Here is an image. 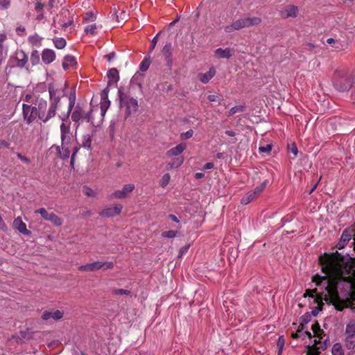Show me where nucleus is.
Masks as SVG:
<instances>
[{
  "instance_id": "f257e3e1",
  "label": "nucleus",
  "mask_w": 355,
  "mask_h": 355,
  "mask_svg": "<svg viewBox=\"0 0 355 355\" xmlns=\"http://www.w3.org/2000/svg\"><path fill=\"white\" fill-rule=\"evenodd\" d=\"M322 272L325 276L316 274L312 282L316 288L306 289L304 297L309 296L322 310L323 301L342 310L345 302L340 295L350 296L355 300V259L336 253H324L319 257Z\"/></svg>"
},
{
  "instance_id": "f03ea898",
  "label": "nucleus",
  "mask_w": 355,
  "mask_h": 355,
  "mask_svg": "<svg viewBox=\"0 0 355 355\" xmlns=\"http://www.w3.org/2000/svg\"><path fill=\"white\" fill-rule=\"evenodd\" d=\"M23 116L28 124L38 118L43 123H46L55 116L58 110L42 98H36L34 105L24 103L22 105Z\"/></svg>"
},
{
  "instance_id": "7ed1b4c3",
  "label": "nucleus",
  "mask_w": 355,
  "mask_h": 355,
  "mask_svg": "<svg viewBox=\"0 0 355 355\" xmlns=\"http://www.w3.org/2000/svg\"><path fill=\"white\" fill-rule=\"evenodd\" d=\"M353 76L347 70H336L333 76V85L339 92L349 90L353 85Z\"/></svg>"
},
{
  "instance_id": "20e7f679",
  "label": "nucleus",
  "mask_w": 355,
  "mask_h": 355,
  "mask_svg": "<svg viewBox=\"0 0 355 355\" xmlns=\"http://www.w3.org/2000/svg\"><path fill=\"white\" fill-rule=\"evenodd\" d=\"M71 120L78 127L80 122H89L92 120V110L85 112L82 105L78 103L71 110Z\"/></svg>"
},
{
  "instance_id": "39448f33",
  "label": "nucleus",
  "mask_w": 355,
  "mask_h": 355,
  "mask_svg": "<svg viewBox=\"0 0 355 355\" xmlns=\"http://www.w3.org/2000/svg\"><path fill=\"white\" fill-rule=\"evenodd\" d=\"M345 345L349 349L355 347V321L350 320L347 324L345 331Z\"/></svg>"
},
{
  "instance_id": "423d86ee",
  "label": "nucleus",
  "mask_w": 355,
  "mask_h": 355,
  "mask_svg": "<svg viewBox=\"0 0 355 355\" xmlns=\"http://www.w3.org/2000/svg\"><path fill=\"white\" fill-rule=\"evenodd\" d=\"M114 264L110 261H95L85 265H82L78 267L80 271L83 272H94L100 269L106 270L113 268Z\"/></svg>"
},
{
  "instance_id": "0eeeda50",
  "label": "nucleus",
  "mask_w": 355,
  "mask_h": 355,
  "mask_svg": "<svg viewBox=\"0 0 355 355\" xmlns=\"http://www.w3.org/2000/svg\"><path fill=\"white\" fill-rule=\"evenodd\" d=\"M267 182H263L259 186L255 187L253 190H251L246 193L241 198V203L242 205H248L254 200L266 188Z\"/></svg>"
},
{
  "instance_id": "6e6552de",
  "label": "nucleus",
  "mask_w": 355,
  "mask_h": 355,
  "mask_svg": "<svg viewBox=\"0 0 355 355\" xmlns=\"http://www.w3.org/2000/svg\"><path fill=\"white\" fill-rule=\"evenodd\" d=\"M61 132V140H62V149L64 151V157H68L70 154V151L68 148V144L71 139L69 134L70 132L69 125H67L62 123L60 125Z\"/></svg>"
},
{
  "instance_id": "1a4fd4ad",
  "label": "nucleus",
  "mask_w": 355,
  "mask_h": 355,
  "mask_svg": "<svg viewBox=\"0 0 355 355\" xmlns=\"http://www.w3.org/2000/svg\"><path fill=\"white\" fill-rule=\"evenodd\" d=\"M121 106L126 107L128 115L137 112L139 107L137 100L128 96L121 97Z\"/></svg>"
},
{
  "instance_id": "9d476101",
  "label": "nucleus",
  "mask_w": 355,
  "mask_h": 355,
  "mask_svg": "<svg viewBox=\"0 0 355 355\" xmlns=\"http://www.w3.org/2000/svg\"><path fill=\"white\" fill-rule=\"evenodd\" d=\"M28 55L23 50H17L11 58L13 65L19 68H24L28 62Z\"/></svg>"
},
{
  "instance_id": "9b49d317",
  "label": "nucleus",
  "mask_w": 355,
  "mask_h": 355,
  "mask_svg": "<svg viewBox=\"0 0 355 355\" xmlns=\"http://www.w3.org/2000/svg\"><path fill=\"white\" fill-rule=\"evenodd\" d=\"M40 214L42 217L48 221H50L55 226H60L62 224V220L54 213H49L44 208H40L35 211Z\"/></svg>"
},
{
  "instance_id": "f8f14e48",
  "label": "nucleus",
  "mask_w": 355,
  "mask_h": 355,
  "mask_svg": "<svg viewBox=\"0 0 355 355\" xmlns=\"http://www.w3.org/2000/svg\"><path fill=\"white\" fill-rule=\"evenodd\" d=\"M135 187L133 184H125L122 189L114 191L110 196V199H123L128 197L129 194L134 191Z\"/></svg>"
},
{
  "instance_id": "ddd939ff",
  "label": "nucleus",
  "mask_w": 355,
  "mask_h": 355,
  "mask_svg": "<svg viewBox=\"0 0 355 355\" xmlns=\"http://www.w3.org/2000/svg\"><path fill=\"white\" fill-rule=\"evenodd\" d=\"M48 90L50 96V104H53L55 108L58 110V104L60 100L61 92L60 90L55 88V85L52 83L49 85Z\"/></svg>"
},
{
  "instance_id": "4468645a",
  "label": "nucleus",
  "mask_w": 355,
  "mask_h": 355,
  "mask_svg": "<svg viewBox=\"0 0 355 355\" xmlns=\"http://www.w3.org/2000/svg\"><path fill=\"white\" fill-rule=\"evenodd\" d=\"M110 92L109 87H106L101 93V115L104 116L106 111L110 105V101L108 99V94Z\"/></svg>"
},
{
  "instance_id": "2eb2a0df",
  "label": "nucleus",
  "mask_w": 355,
  "mask_h": 355,
  "mask_svg": "<svg viewBox=\"0 0 355 355\" xmlns=\"http://www.w3.org/2000/svg\"><path fill=\"white\" fill-rule=\"evenodd\" d=\"M122 208L123 207L120 204L115 205L114 207H105L100 212V215L103 217H113L119 215L121 212Z\"/></svg>"
},
{
  "instance_id": "dca6fc26",
  "label": "nucleus",
  "mask_w": 355,
  "mask_h": 355,
  "mask_svg": "<svg viewBox=\"0 0 355 355\" xmlns=\"http://www.w3.org/2000/svg\"><path fill=\"white\" fill-rule=\"evenodd\" d=\"M311 329L313 333V337L318 339V341L315 340V343H320L323 339L324 342L328 340V336H327L323 329L320 328L318 322H315L311 326Z\"/></svg>"
},
{
  "instance_id": "f3484780",
  "label": "nucleus",
  "mask_w": 355,
  "mask_h": 355,
  "mask_svg": "<svg viewBox=\"0 0 355 355\" xmlns=\"http://www.w3.org/2000/svg\"><path fill=\"white\" fill-rule=\"evenodd\" d=\"M243 28H246V24H245L244 19L240 18L233 21L231 24L225 26L224 27V31L226 33H231Z\"/></svg>"
},
{
  "instance_id": "a211bd4d",
  "label": "nucleus",
  "mask_w": 355,
  "mask_h": 355,
  "mask_svg": "<svg viewBox=\"0 0 355 355\" xmlns=\"http://www.w3.org/2000/svg\"><path fill=\"white\" fill-rule=\"evenodd\" d=\"M298 13V8L293 5H289L280 11L283 18L296 17Z\"/></svg>"
},
{
  "instance_id": "6ab92c4d",
  "label": "nucleus",
  "mask_w": 355,
  "mask_h": 355,
  "mask_svg": "<svg viewBox=\"0 0 355 355\" xmlns=\"http://www.w3.org/2000/svg\"><path fill=\"white\" fill-rule=\"evenodd\" d=\"M42 60L45 64H49L55 59V53L50 49H44L41 54Z\"/></svg>"
},
{
  "instance_id": "aec40b11",
  "label": "nucleus",
  "mask_w": 355,
  "mask_h": 355,
  "mask_svg": "<svg viewBox=\"0 0 355 355\" xmlns=\"http://www.w3.org/2000/svg\"><path fill=\"white\" fill-rule=\"evenodd\" d=\"M187 148V144L180 143L177 146L169 149L166 155L168 157H177L180 155Z\"/></svg>"
},
{
  "instance_id": "412c9836",
  "label": "nucleus",
  "mask_w": 355,
  "mask_h": 355,
  "mask_svg": "<svg viewBox=\"0 0 355 355\" xmlns=\"http://www.w3.org/2000/svg\"><path fill=\"white\" fill-rule=\"evenodd\" d=\"M13 227L24 235L28 236L31 233L27 230L26 225L22 221L20 217H17L14 220Z\"/></svg>"
},
{
  "instance_id": "4be33fe9",
  "label": "nucleus",
  "mask_w": 355,
  "mask_h": 355,
  "mask_svg": "<svg viewBox=\"0 0 355 355\" xmlns=\"http://www.w3.org/2000/svg\"><path fill=\"white\" fill-rule=\"evenodd\" d=\"M63 317V313L59 310L46 311L43 313L42 318L44 320H47L53 318L55 320H58Z\"/></svg>"
},
{
  "instance_id": "5701e85b",
  "label": "nucleus",
  "mask_w": 355,
  "mask_h": 355,
  "mask_svg": "<svg viewBox=\"0 0 355 355\" xmlns=\"http://www.w3.org/2000/svg\"><path fill=\"white\" fill-rule=\"evenodd\" d=\"M215 55L218 58H230L234 54V49L230 48H226V49H222L218 48L216 49L214 51Z\"/></svg>"
},
{
  "instance_id": "b1692460",
  "label": "nucleus",
  "mask_w": 355,
  "mask_h": 355,
  "mask_svg": "<svg viewBox=\"0 0 355 355\" xmlns=\"http://www.w3.org/2000/svg\"><path fill=\"white\" fill-rule=\"evenodd\" d=\"M352 233L351 232L345 230L343 231L341 237L340 239V241L337 243L336 247L338 249H343L345 247L347 243L352 239Z\"/></svg>"
},
{
  "instance_id": "393cba45",
  "label": "nucleus",
  "mask_w": 355,
  "mask_h": 355,
  "mask_svg": "<svg viewBox=\"0 0 355 355\" xmlns=\"http://www.w3.org/2000/svg\"><path fill=\"white\" fill-rule=\"evenodd\" d=\"M216 69L214 67H211L209 68V70L206 73H200L198 74V78L200 81L204 84L209 83V81L215 76Z\"/></svg>"
},
{
  "instance_id": "a878e982",
  "label": "nucleus",
  "mask_w": 355,
  "mask_h": 355,
  "mask_svg": "<svg viewBox=\"0 0 355 355\" xmlns=\"http://www.w3.org/2000/svg\"><path fill=\"white\" fill-rule=\"evenodd\" d=\"M162 53L165 57L168 66L172 65V46L171 43L168 42L164 45L162 49Z\"/></svg>"
},
{
  "instance_id": "bb28decb",
  "label": "nucleus",
  "mask_w": 355,
  "mask_h": 355,
  "mask_svg": "<svg viewBox=\"0 0 355 355\" xmlns=\"http://www.w3.org/2000/svg\"><path fill=\"white\" fill-rule=\"evenodd\" d=\"M77 64L76 60L74 56L67 55L64 58L62 62V67L64 70L73 68Z\"/></svg>"
},
{
  "instance_id": "cd10ccee",
  "label": "nucleus",
  "mask_w": 355,
  "mask_h": 355,
  "mask_svg": "<svg viewBox=\"0 0 355 355\" xmlns=\"http://www.w3.org/2000/svg\"><path fill=\"white\" fill-rule=\"evenodd\" d=\"M42 37L39 36L37 34H34L33 35H30L28 37V42L33 46L35 47H40L42 46Z\"/></svg>"
},
{
  "instance_id": "c85d7f7f",
  "label": "nucleus",
  "mask_w": 355,
  "mask_h": 355,
  "mask_svg": "<svg viewBox=\"0 0 355 355\" xmlns=\"http://www.w3.org/2000/svg\"><path fill=\"white\" fill-rule=\"evenodd\" d=\"M107 76L109 78V84L116 83L119 79V71L116 68L110 69L108 71Z\"/></svg>"
},
{
  "instance_id": "c756f323",
  "label": "nucleus",
  "mask_w": 355,
  "mask_h": 355,
  "mask_svg": "<svg viewBox=\"0 0 355 355\" xmlns=\"http://www.w3.org/2000/svg\"><path fill=\"white\" fill-rule=\"evenodd\" d=\"M75 102H76V95L75 94H71L69 97V106H68V111H67V114L63 116V117H60V119H62V121H65L68 117H69V114L71 113V110H73V108L75 107Z\"/></svg>"
},
{
  "instance_id": "7c9ffc66",
  "label": "nucleus",
  "mask_w": 355,
  "mask_h": 355,
  "mask_svg": "<svg viewBox=\"0 0 355 355\" xmlns=\"http://www.w3.org/2000/svg\"><path fill=\"white\" fill-rule=\"evenodd\" d=\"M246 27L259 25L261 22V19L259 17H243Z\"/></svg>"
},
{
  "instance_id": "2f4dec72",
  "label": "nucleus",
  "mask_w": 355,
  "mask_h": 355,
  "mask_svg": "<svg viewBox=\"0 0 355 355\" xmlns=\"http://www.w3.org/2000/svg\"><path fill=\"white\" fill-rule=\"evenodd\" d=\"M184 162L183 157H178L174 158L171 162L167 164V168L169 169L178 168Z\"/></svg>"
},
{
  "instance_id": "473e14b6",
  "label": "nucleus",
  "mask_w": 355,
  "mask_h": 355,
  "mask_svg": "<svg viewBox=\"0 0 355 355\" xmlns=\"http://www.w3.org/2000/svg\"><path fill=\"white\" fill-rule=\"evenodd\" d=\"M332 355H344L345 352L342 345L339 343H335L331 348Z\"/></svg>"
},
{
  "instance_id": "72a5a7b5",
  "label": "nucleus",
  "mask_w": 355,
  "mask_h": 355,
  "mask_svg": "<svg viewBox=\"0 0 355 355\" xmlns=\"http://www.w3.org/2000/svg\"><path fill=\"white\" fill-rule=\"evenodd\" d=\"M53 44L58 49H62L65 47L67 42L62 37H55L53 39Z\"/></svg>"
},
{
  "instance_id": "f704fd0d",
  "label": "nucleus",
  "mask_w": 355,
  "mask_h": 355,
  "mask_svg": "<svg viewBox=\"0 0 355 355\" xmlns=\"http://www.w3.org/2000/svg\"><path fill=\"white\" fill-rule=\"evenodd\" d=\"M92 144V137L89 134H86L83 136L82 138V146L89 149Z\"/></svg>"
},
{
  "instance_id": "c9c22d12",
  "label": "nucleus",
  "mask_w": 355,
  "mask_h": 355,
  "mask_svg": "<svg viewBox=\"0 0 355 355\" xmlns=\"http://www.w3.org/2000/svg\"><path fill=\"white\" fill-rule=\"evenodd\" d=\"M327 42L336 50H340L343 48V44L340 40H335L333 38H329L327 40Z\"/></svg>"
},
{
  "instance_id": "e433bc0d",
  "label": "nucleus",
  "mask_w": 355,
  "mask_h": 355,
  "mask_svg": "<svg viewBox=\"0 0 355 355\" xmlns=\"http://www.w3.org/2000/svg\"><path fill=\"white\" fill-rule=\"evenodd\" d=\"M31 62L32 65H36L40 62V53L37 50H33L31 55Z\"/></svg>"
},
{
  "instance_id": "4c0bfd02",
  "label": "nucleus",
  "mask_w": 355,
  "mask_h": 355,
  "mask_svg": "<svg viewBox=\"0 0 355 355\" xmlns=\"http://www.w3.org/2000/svg\"><path fill=\"white\" fill-rule=\"evenodd\" d=\"M285 344V339L283 336H281L278 338L277 342V347L278 349V355H282L284 347Z\"/></svg>"
},
{
  "instance_id": "58836bf2",
  "label": "nucleus",
  "mask_w": 355,
  "mask_h": 355,
  "mask_svg": "<svg viewBox=\"0 0 355 355\" xmlns=\"http://www.w3.org/2000/svg\"><path fill=\"white\" fill-rule=\"evenodd\" d=\"M171 180V175L168 173H165L159 181V184L162 187L165 188Z\"/></svg>"
},
{
  "instance_id": "ea45409f",
  "label": "nucleus",
  "mask_w": 355,
  "mask_h": 355,
  "mask_svg": "<svg viewBox=\"0 0 355 355\" xmlns=\"http://www.w3.org/2000/svg\"><path fill=\"white\" fill-rule=\"evenodd\" d=\"M177 234H178V231L168 230L166 232H163L162 233V236L163 238L174 239L176 237Z\"/></svg>"
},
{
  "instance_id": "a19ab883",
  "label": "nucleus",
  "mask_w": 355,
  "mask_h": 355,
  "mask_svg": "<svg viewBox=\"0 0 355 355\" xmlns=\"http://www.w3.org/2000/svg\"><path fill=\"white\" fill-rule=\"evenodd\" d=\"M245 110V107L243 105H236L232 107L230 110V115H234L238 112H243Z\"/></svg>"
},
{
  "instance_id": "79ce46f5",
  "label": "nucleus",
  "mask_w": 355,
  "mask_h": 355,
  "mask_svg": "<svg viewBox=\"0 0 355 355\" xmlns=\"http://www.w3.org/2000/svg\"><path fill=\"white\" fill-rule=\"evenodd\" d=\"M96 29V24H89V25L87 26L85 28V32L87 34L94 35Z\"/></svg>"
},
{
  "instance_id": "37998d69",
  "label": "nucleus",
  "mask_w": 355,
  "mask_h": 355,
  "mask_svg": "<svg viewBox=\"0 0 355 355\" xmlns=\"http://www.w3.org/2000/svg\"><path fill=\"white\" fill-rule=\"evenodd\" d=\"M320 352L318 348L311 346L308 347L307 353L306 355H320Z\"/></svg>"
},
{
  "instance_id": "c03bdc74",
  "label": "nucleus",
  "mask_w": 355,
  "mask_h": 355,
  "mask_svg": "<svg viewBox=\"0 0 355 355\" xmlns=\"http://www.w3.org/2000/svg\"><path fill=\"white\" fill-rule=\"evenodd\" d=\"M193 135V131L192 130H189L185 132H182L180 134V139L182 140H186V139H190L191 137H192Z\"/></svg>"
},
{
  "instance_id": "a18cd8bd",
  "label": "nucleus",
  "mask_w": 355,
  "mask_h": 355,
  "mask_svg": "<svg viewBox=\"0 0 355 355\" xmlns=\"http://www.w3.org/2000/svg\"><path fill=\"white\" fill-rule=\"evenodd\" d=\"M150 66V61L147 59H144L140 64V70L141 71H146Z\"/></svg>"
},
{
  "instance_id": "49530a36",
  "label": "nucleus",
  "mask_w": 355,
  "mask_h": 355,
  "mask_svg": "<svg viewBox=\"0 0 355 355\" xmlns=\"http://www.w3.org/2000/svg\"><path fill=\"white\" fill-rule=\"evenodd\" d=\"M83 192L85 196H95V193H96L93 189H92L91 188L87 187H83Z\"/></svg>"
},
{
  "instance_id": "de8ad7c7",
  "label": "nucleus",
  "mask_w": 355,
  "mask_h": 355,
  "mask_svg": "<svg viewBox=\"0 0 355 355\" xmlns=\"http://www.w3.org/2000/svg\"><path fill=\"white\" fill-rule=\"evenodd\" d=\"M271 150H272L271 144H267L266 146H260L259 148V150L260 153H269L271 151Z\"/></svg>"
},
{
  "instance_id": "09e8293b",
  "label": "nucleus",
  "mask_w": 355,
  "mask_h": 355,
  "mask_svg": "<svg viewBox=\"0 0 355 355\" xmlns=\"http://www.w3.org/2000/svg\"><path fill=\"white\" fill-rule=\"evenodd\" d=\"M189 248H190V245H187L182 247L179 250L178 258H182V256L188 252Z\"/></svg>"
},
{
  "instance_id": "8fccbe9b",
  "label": "nucleus",
  "mask_w": 355,
  "mask_h": 355,
  "mask_svg": "<svg viewBox=\"0 0 355 355\" xmlns=\"http://www.w3.org/2000/svg\"><path fill=\"white\" fill-rule=\"evenodd\" d=\"M113 293L116 295H129L130 294V291H128V290H125V289H123V288H118V289H114L113 291Z\"/></svg>"
},
{
  "instance_id": "3c124183",
  "label": "nucleus",
  "mask_w": 355,
  "mask_h": 355,
  "mask_svg": "<svg viewBox=\"0 0 355 355\" xmlns=\"http://www.w3.org/2000/svg\"><path fill=\"white\" fill-rule=\"evenodd\" d=\"M159 35V33L157 34L152 40L151 41V44H150V53H151L153 49L155 48L156 45H157V40H158V35Z\"/></svg>"
},
{
  "instance_id": "603ef678",
  "label": "nucleus",
  "mask_w": 355,
  "mask_h": 355,
  "mask_svg": "<svg viewBox=\"0 0 355 355\" xmlns=\"http://www.w3.org/2000/svg\"><path fill=\"white\" fill-rule=\"evenodd\" d=\"M36 98H35L33 95L28 94L25 95L24 101L28 102V103H31L35 104V101Z\"/></svg>"
},
{
  "instance_id": "864d4df0",
  "label": "nucleus",
  "mask_w": 355,
  "mask_h": 355,
  "mask_svg": "<svg viewBox=\"0 0 355 355\" xmlns=\"http://www.w3.org/2000/svg\"><path fill=\"white\" fill-rule=\"evenodd\" d=\"M10 6V0H0V8L7 9Z\"/></svg>"
},
{
  "instance_id": "5fc2aeb1",
  "label": "nucleus",
  "mask_w": 355,
  "mask_h": 355,
  "mask_svg": "<svg viewBox=\"0 0 355 355\" xmlns=\"http://www.w3.org/2000/svg\"><path fill=\"white\" fill-rule=\"evenodd\" d=\"M304 329V326L302 324H301L300 327H299L298 330L297 332L295 333H293L292 334V338H294V339H297L299 338L300 336V334L302 331V330Z\"/></svg>"
},
{
  "instance_id": "6e6d98bb",
  "label": "nucleus",
  "mask_w": 355,
  "mask_h": 355,
  "mask_svg": "<svg viewBox=\"0 0 355 355\" xmlns=\"http://www.w3.org/2000/svg\"><path fill=\"white\" fill-rule=\"evenodd\" d=\"M6 55V50L4 49L2 44H0V60L5 58Z\"/></svg>"
},
{
  "instance_id": "4d7b16f0",
  "label": "nucleus",
  "mask_w": 355,
  "mask_h": 355,
  "mask_svg": "<svg viewBox=\"0 0 355 355\" xmlns=\"http://www.w3.org/2000/svg\"><path fill=\"white\" fill-rule=\"evenodd\" d=\"M17 157L21 159L22 162H25V163H27V164H29L30 163V159L28 158L26 156H24L22 155L21 153H17Z\"/></svg>"
},
{
  "instance_id": "13d9d810",
  "label": "nucleus",
  "mask_w": 355,
  "mask_h": 355,
  "mask_svg": "<svg viewBox=\"0 0 355 355\" xmlns=\"http://www.w3.org/2000/svg\"><path fill=\"white\" fill-rule=\"evenodd\" d=\"M44 4L40 2H37L35 6V9L37 12H40L44 9Z\"/></svg>"
},
{
  "instance_id": "bf43d9fd",
  "label": "nucleus",
  "mask_w": 355,
  "mask_h": 355,
  "mask_svg": "<svg viewBox=\"0 0 355 355\" xmlns=\"http://www.w3.org/2000/svg\"><path fill=\"white\" fill-rule=\"evenodd\" d=\"M116 54L114 52H111L109 54L105 55V58L107 59L108 62L112 61L115 58Z\"/></svg>"
},
{
  "instance_id": "052dcab7",
  "label": "nucleus",
  "mask_w": 355,
  "mask_h": 355,
  "mask_svg": "<svg viewBox=\"0 0 355 355\" xmlns=\"http://www.w3.org/2000/svg\"><path fill=\"white\" fill-rule=\"evenodd\" d=\"M207 98L209 101L214 102L218 100V96L214 94L209 95Z\"/></svg>"
},
{
  "instance_id": "680f3d73",
  "label": "nucleus",
  "mask_w": 355,
  "mask_h": 355,
  "mask_svg": "<svg viewBox=\"0 0 355 355\" xmlns=\"http://www.w3.org/2000/svg\"><path fill=\"white\" fill-rule=\"evenodd\" d=\"M214 168V164L212 162H208L204 166V169L208 170Z\"/></svg>"
},
{
  "instance_id": "e2e57ef3",
  "label": "nucleus",
  "mask_w": 355,
  "mask_h": 355,
  "mask_svg": "<svg viewBox=\"0 0 355 355\" xmlns=\"http://www.w3.org/2000/svg\"><path fill=\"white\" fill-rule=\"evenodd\" d=\"M169 218L171 219L173 222L179 223V219L173 214H170Z\"/></svg>"
},
{
  "instance_id": "0e129e2a",
  "label": "nucleus",
  "mask_w": 355,
  "mask_h": 355,
  "mask_svg": "<svg viewBox=\"0 0 355 355\" xmlns=\"http://www.w3.org/2000/svg\"><path fill=\"white\" fill-rule=\"evenodd\" d=\"M204 176H205V175H204V173H196L195 174V178H196V179H197V180L201 179V178H202Z\"/></svg>"
},
{
  "instance_id": "69168bd1",
  "label": "nucleus",
  "mask_w": 355,
  "mask_h": 355,
  "mask_svg": "<svg viewBox=\"0 0 355 355\" xmlns=\"http://www.w3.org/2000/svg\"><path fill=\"white\" fill-rule=\"evenodd\" d=\"M6 39V35L4 33H0V44H3V42Z\"/></svg>"
},
{
  "instance_id": "338daca9",
  "label": "nucleus",
  "mask_w": 355,
  "mask_h": 355,
  "mask_svg": "<svg viewBox=\"0 0 355 355\" xmlns=\"http://www.w3.org/2000/svg\"><path fill=\"white\" fill-rule=\"evenodd\" d=\"M225 134L230 137H234L236 135L235 132L232 130H226Z\"/></svg>"
},
{
  "instance_id": "774afa93",
  "label": "nucleus",
  "mask_w": 355,
  "mask_h": 355,
  "mask_svg": "<svg viewBox=\"0 0 355 355\" xmlns=\"http://www.w3.org/2000/svg\"><path fill=\"white\" fill-rule=\"evenodd\" d=\"M6 227V224L3 220L1 215L0 214V227L3 229V228H5Z\"/></svg>"
}]
</instances>
